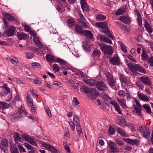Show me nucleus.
Instances as JSON below:
<instances>
[{
    "label": "nucleus",
    "mask_w": 153,
    "mask_h": 153,
    "mask_svg": "<svg viewBox=\"0 0 153 153\" xmlns=\"http://www.w3.org/2000/svg\"><path fill=\"white\" fill-rule=\"evenodd\" d=\"M99 46L105 55L110 57L113 54L114 51L112 47L111 46L100 43L99 44Z\"/></svg>",
    "instance_id": "f257e3e1"
},
{
    "label": "nucleus",
    "mask_w": 153,
    "mask_h": 153,
    "mask_svg": "<svg viewBox=\"0 0 153 153\" xmlns=\"http://www.w3.org/2000/svg\"><path fill=\"white\" fill-rule=\"evenodd\" d=\"M96 25L99 28H101L102 32L107 35L108 37L112 39H114L113 36L111 33L110 30L107 26L106 21L102 22H98L96 23Z\"/></svg>",
    "instance_id": "f03ea898"
},
{
    "label": "nucleus",
    "mask_w": 153,
    "mask_h": 153,
    "mask_svg": "<svg viewBox=\"0 0 153 153\" xmlns=\"http://www.w3.org/2000/svg\"><path fill=\"white\" fill-rule=\"evenodd\" d=\"M127 65L130 70L134 74H136L137 71L146 74V71L145 69L139 65L138 64L128 63Z\"/></svg>",
    "instance_id": "7ed1b4c3"
},
{
    "label": "nucleus",
    "mask_w": 153,
    "mask_h": 153,
    "mask_svg": "<svg viewBox=\"0 0 153 153\" xmlns=\"http://www.w3.org/2000/svg\"><path fill=\"white\" fill-rule=\"evenodd\" d=\"M81 91L86 94L89 93L91 95L95 96L97 94V90L94 88H88L85 86H82L80 88Z\"/></svg>",
    "instance_id": "20e7f679"
},
{
    "label": "nucleus",
    "mask_w": 153,
    "mask_h": 153,
    "mask_svg": "<svg viewBox=\"0 0 153 153\" xmlns=\"http://www.w3.org/2000/svg\"><path fill=\"white\" fill-rule=\"evenodd\" d=\"M95 87L100 91L105 92L108 91V87L107 85L102 81L97 82L95 85Z\"/></svg>",
    "instance_id": "39448f33"
},
{
    "label": "nucleus",
    "mask_w": 153,
    "mask_h": 153,
    "mask_svg": "<svg viewBox=\"0 0 153 153\" xmlns=\"http://www.w3.org/2000/svg\"><path fill=\"white\" fill-rule=\"evenodd\" d=\"M136 103V105L133 104L134 110L133 112H135L139 116L141 117L142 115L141 111L142 107L140 104L136 100H134Z\"/></svg>",
    "instance_id": "423d86ee"
},
{
    "label": "nucleus",
    "mask_w": 153,
    "mask_h": 153,
    "mask_svg": "<svg viewBox=\"0 0 153 153\" xmlns=\"http://www.w3.org/2000/svg\"><path fill=\"white\" fill-rule=\"evenodd\" d=\"M42 146L46 148L52 153H59L58 150L55 147L47 143L42 142Z\"/></svg>",
    "instance_id": "0eeeda50"
},
{
    "label": "nucleus",
    "mask_w": 153,
    "mask_h": 153,
    "mask_svg": "<svg viewBox=\"0 0 153 153\" xmlns=\"http://www.w3.org/2000/svg\"><path fill=\"white\" fill-rule=\"evenodd\" d=\"M105 75L107 79L108 83L112 88H113L115 83L112 75L108 72L105 74Z\"/></svg>",
    "instance_id": "6e6552de"
},
{
    "label": "nucleus",
    "mask_w": 153,
    "mask_h": 153,
    "mask_svg": "<svg viewBox=\"0 0 153 153\" xmlns=\"http://www.w3.org/2000/svg\"><path fill=\"white\" fill-rule=\"evenodd\" d=\"M72 123L73 124L72 125L71 124L70 122H68L70 127L73 131L75 130V126L76 127L80 126L79 120L77 116L75 115L74 117L73 122Z\"/></svg>",
    "instance_id": "1a4fd4ad"
},
{
    "label": "nucleus",
    "mask_w": 153,
    "mask_h": 153,
    "mask_svg": "<svg viewBox=\"0 0 153 153\" xmlns=\"http://www.w3.org/2000/svg\"><path fill=\"white\" fill-rule=\"evenodd\" d=\"M16 30V28L15 27L11 25L9 27L8 29L4 32V33L6 34L7 36H11L13 35Z\"/></svg>",
    "instance_id": "9d476101"
},
{
    "label": "nucleus",
    "mask_w": 153,
    "mask_h": 153,
    "mask_svg": "<svg viewBox=\"0 0 153 153\" xmlns=\"http://www.w3.org/2000/svg\"><path fill=\"white\" fill-rule=\"evenodd\" d=\"M140 81L142 82L144 84L149 86L152 85L150 79L146 76H141L140 78Z\"/></svg>",
    "instance_id": "9b49d317"
},
{
    "label": "nucleus",
    "mask_w": 153,
    "mask_h": 153,
    "mask_svg": "<svg viewBox=\"0 0 153 153\" xmlns=\"http://www.w3.org/2000/svg\"><path fill=\"white\" fill-rule=\"evenodd\" d=\"M108 146L111 152L115 153L119 152V149L116 148L114 144V143L110 141L108 143Z\"/></svg>",
    "instance_id": "f8f14e48"
},
{
    "label": "nucleus",
    "mask_w": 153,
    "mask_h": 153,
    "mask_svg": "<svg viewBox=\"0 0 153 153\" xmlns=\"http://www.w3.org/2000/svg\"><path fill=\"white\" fill-rule=\"evenodd\" d=\"M8 146V142L7 140L3 139L1 140L0 142V148L2 150Z\"/></svg>",
    "instance_id": "ddd939ff"
},
{
    "label": "nucleus",
    "mask_w": 153,
    "mask_h": 153,
    "mask_svg": "<svg viewBox=\"0 0 153 153\" xmlns=\"http://www.w3.org/2000/svg\"><path fill=\"white\" fill-rule=\"evenodd\" d=\"M123 140L132 145H137L139 143V141L137 140H133L129 138H123Z\"/></svg>",
    "instance_id": "4468645a"
},
{
    "label": "nucleus",
    "mask_w": 153,
    "mask_h": 153,
    "mask_svg": "<svg viewBox=\"0 0 153 153\" xmlns=\"http://www.w3.org/2000/svg\"><path fill=\"white\" fill-rule=\"evenodd\" d=\"M120 20L124 23L128 24L130 23L131 18L128 17L121 16L120 17Z\"/></svg>",
    "instance_id": "2eb2a0df"
},
{
    "label": "nucleus",
    "mask_w": 153,
    "mask_h": 153,
    "mask_svg": "<svg viewBox=\"0 0 153 153\" xmlns=\"http://www.w3.org/2000/svg\"><path fill=\"white\" fill-rule=\"evenodd\" d=\"M84 81L87 84L93 86L97 83V81L95 79H84Z\"/></svg>",
    "instance_id": "dca6fc26"
},
{
    "label": "nucleus",
    "mask_w": 153,
    "mask_h": 153,
    "mask_svg": "<svg viewBox=\"0 0 153 153\" xmlns=\"http://www.w3.org/2000/svg\"><path fill=\"white\" fill-rule=\"evenodd\" d=\"M111 104L114 106L115 110L118 112L119 114H122V112L120 110V107L116 102L114 101H111Z\"/></svg>",
    "instance_id": "f3484780"
},
{
    "label": "nucleus",
    "mask_w": 153,
    "mask_h": 153,
    "mask_svg": "<svg viewBox=\"0 0 153 153\" xmlns=\"http://www.w3.org/2000/svg\"><path fill=\"white\" fill-rule=\"evenodd\" d=\"M4 17L6 19L10 22L11 21H15V18L11 14L7 13H5L3 14Z\"/></svg>",
    "instance_id": "a211bd4d"
},
{
    "label": "nucleus",
    "mask_w": 153,
    "mask_h": 153,
    "mask_svg": "<svg viewBox=\"0 0 153 153\" xmlns=\"http://www.w3.org/2000/svg\"><path fill=\"white\" fill-rule=\"evenodd\" d=\"M110 62L114 65H118L120 64V60L117 57H114L110 59Z\"/></svg>",
    "instance_id": "6ab92c4d"
},
{
    "label": "nucleus",
    "mask_w": 153,
    "mask_h": 153,
    "mask_svg": "<svg viewBox=\"0 0 153 153\" xmlns=\"http://www.w3.org/2000/svg\"><path fill=\"white\" fill-rule=\"evenodd\" d=\"M144 27L149 34H151L153 32V28L146 21H145V22Z\"/></svg>",
    "instance_id": "aec40b11"
},
{
    "label": "nucleus",
    "mask_w": 153,
    "mask_h": 153,
    "mask_svg": "<svg viewBox=\"0 0 153 153\" xmlns=\"http://www.w3.org/2000/svg\"><path fill=\"white\" fill-rule=\"evenodd\" d=\"M82 34L83 36L89 39H91L93 37V34L89 30H84Z\"/></svg>",
    "instance_id": "412c9836"
},
{
    "label": "nucleus",
    "mask_w": 153,
    "mask_h": 153,
    "mask_svg": "<svg viewBox=\"0 0 153 153\" xmlns=\"http://www.w3.org/2000/svg\"><path fill=\"white\" fill-rule=\"evenodd\" d=\"M100 40L101 41H102L106 43L112 44L111 41L109 38L105 37L104 35H100Z\"/></svg>",
    "instance_id": "4be33fe9"
},
{
    "label": "nucleus",
    "mask_w": 153,
    "mask_h": 153,
    "mask_svg": "<svg viewBox=\"0 0 153 153\" xmlns=\"http://www.w3.org/2000/svg\"><path fill=\"white\" fill-rule=\"evenodd\" d=\"M141 56L142 59L144 61H146L149 59V56L145 49L143 50Z\"/></svg>",
    "instance_id": "5701e85b"
},
{
    "label": "nucleus",
    "mask_w": 153,
    "mask_h": 153,
    "mask_svg": "<svg viewBox=\"0 0 153 153\" xmlns=\"http://www.w3.org/2000/svg\"><path fill=\"white\" fill-rule=\"evenodd\" d=\"M17 35L19 40H25L27 38V36L26 34L22 33L17 32Z\"/></svg>",
    "instance_id": "b1692460"
},
{
    "label": "nucleus",
    "mask_w": 153,
    "mask_h": 153,
    "mask_svg": "<svg viewBox=\"0 0 153 153\" xmlns=\"http://www.w3.org/2000/svg\"><path fill=\"white\" fill-rule=\"evenodd\" d=\"M82 46L83 49L86 51L90 52L91 51V47L86 42H82Z\"/></svg>",
    "instance_id": "393cba45"
},
{
    "label": "nucleus",
    "mask_w": 153,
    "mask_h": 153,
    "mask_svg": "<svg viewBox=\"0 0 153 153\" xmlns=\"http://www.w3.org/2000/svg\"><path fill=\"white\" fill-rule=\"evenodd\" d=\"M55 62L60 63L61 65H67V62L59 58H57L55 59Z\"/></svg>",
    "instance_id": "a878e982"
},
{
    "label": "nucleus",
    "mask_w": 153,
    "mask_h": 153,
    "mask_svg": "<svg viewBox=\"0 0 153 153\" xmlns=\"http://www.w3.org/2000/svg\"><path fill=\"white\" fill-rule=\"evenodd\" d=\"M22 139L23 141H28L29 143L31 141L32 138L30 137V136L26 134H22L21 136Z\"/></svg>",
    "instance_id": "bb28decb"
},
{
    "label": "nucleus",
    "mask_w": 153,
    "mask_h": 153,
    "mask_svg": "<svg viewBox=\"0 0 153 153\" xmlns=\"http://www.w3.org/2000/svg\"><path fill=\"white\" fill-rule=\"evenodd\" d=\"M75 29L76 31L79 34H82L83 33L84 30L79 25H76L75 26Z\"/></svg>",
    "instance_id": "cd10ccee"
},
{
    "label": "nucleus",
    "mask_w": 153,
    "mask_h": 153,
    "mask_svg": "<svg viewBox=\"0 0 153 153\" xmlns=\"http://www.w3.org/2000/svg\"><path fill=\"white\" fill-rule=\"evenodd\" d=\"M126 10V9L125 7H123L122 8H119L115 12V14L116 15H120L123 14L125 13Z\"/></svg>",
    "instance_id": "c85d7f7f"
},
{
    "label": "nucleus",
    "mask_w": 153,
    "mask_h": 153,
    "mask_svg": "<svg viewBox=\"0 0 153 153\" xmlns=\"http://www.w3.org/2000/svg\"><path fill=\"white\" fill-rule=\"evenodd\" d=\"M100 51L99 50L96 49L93 51L92 56L94 58L98 57L100 56Z\"/></svg>",
    "instance_id": "c756f323"
},
{
    "label": "nucleus",
    "mask_w": 153,
    "mask_h": 153,
    "mask_svg": "<svg viewBox=\"0 0 153 153\" xmlns=\"http://www.w3.org/2000/svg\"><path fill=\"white\" fill-rule=\"evenodd\" d=\"M9 104L5 102L0 101V108L5 109L9 108Z\"/></svg>",
    "instance_id": "7c9ffc66"
},
{
    "label": "nucleus",
    "mask_w": 153,
    "mask_h": 153,
    "mask_svg": "<svg viewBox=\"0 0 153 153\" xmlns=\"http://www.w3.org/2000/svg\"><path fill=\"white\" fill-rule=\"evenodd\" d=\"M117 131L120 135L123 137H128V136L125 133L124 131L120 127H119L117 128Z\"/></svg>",
    "instance_id": "2f4dec72"
},
{
    "label": "nucleus",
    "mask_w": 153,
    "mask_h": 153,
    "mask_svg": "<svg viewBox=\"0 0 153 153\" xmlns=\"http://www.w3.org/2000/svg\"><path fill=\"white\" fill-rule=\"evenodd\" d=\"M117 100L119 102L120 105L123 108H124L126 106V100L124 99H120L117 98Z\"/></svg>",
    "instance_id": "473e14b6"
},
{
    "label": "nucleus",
    "mask_w": 153,
    "mask_h": 153,
    "mask_svg": "<svg viewBox=\"0 0 153 153\" xmlns=\"http://www.w3.org/2000/svg\"><path fill=\"white\" fill-rule=\"evenodd\" d=\"M119 77L120 80L123 83H124L126 84L127 83V79L122 74H120L119 75Z\"/></svg>",
    "instance_id": "72a5a7b5"
},
{
    "label": "nucleus",
    "mask_w": 153,
    "mask_h": 153,
    "mask_svg": "<svg viewBox=\"0 0 153 153\" xmlns=\"http://www.w3.org/2000/svg\"><path fill=\"white\" fill-rule=\"evenodd\" d=\"M46 58L47 61L49 62H52L53 61L55 62V57L50 54H47L46 55Z\"/></svg>",
    "instance_id": "f704fd0d"
},
{
    "label": "nucleus",
    "mask_w": 153,
    "mask_h": 153,
    "mask_svg": "<svg viewBox=\"0 0 153 153\" xmlns=\"http://www.w3.org/2000/svg\"><path fill=\"white\" fill-rule=\"evenodd\" d=\"M30 96H29L28 94L26 97L27 102L28 106H32L33 104V100L30 98Z\"/></svg>",
    "instance_id": "c9c22d12"
},
{
    "label": "nucleus",
    "mask_w": 153,
    "mask_h": 153,
    "mask_svg": "<svg viewBox=\"0 0 153 153\" xmlns=\"http://www.w3.org/2000/svg\"><path fill=\"white\" fill-rule=\"evenodd\" d=\"M10 151L11 153H19L16 146L14 144L11 145Z\"/></svg>",
    "instance_id": "e433bc0d"
},
{
    "label": "nucleus",
    "mask_w": 153,
    "mask_h": 153,
    "mask_svg": "<svg viewBox=\"0 0 153 153\" xmlns=\"http://www.w3.org/2000/svg\"><path fill=\"white\" fill-rule=\"evenodd\" d=\"M138 97L140 100L143 101H148L149 99L146 95L139 94L138 95Z\"/></svg>",
    "instance_id": "4c0bfd02"
},
{
    "label": "nucleus",
    "mask_w": 153,
    "mask_h": 153,
    "mask_svg": "<svg viewBox=\"0 0 153 153\" xmlns=\"http://www.w3.org/2000/svg\"><path fill=\"white\" fill-rule=\"evenodd\" d=\"M2 88L4 89V90L5 91L7 94L10 93V89L8 86L7 84H4L3 85Z\"/></svg>",
    "instance_id": "58836bf2"
},
{
    "label": "nucleus",
    "mask_w": 153,
    "mask_h": 153,
    "mask_svg": "<svg viewBox=\"0 0 153 153\" xmlns=\"http://www.w3.org/2000/svg\"><path fill=\"white\" fill-rule=\"evenodd\" d=\"M17 114H19V117L27 115L26 111L22 109H19Z\"/></svg>",
    "instance_id": "ea45409f"
},
{
    "label": "nucleus",
    "mask_w": 153,
    "mask_h": 153,
    "mask_svg": "<svg viewBox=\"0 0 153 153\" xmlns=\"http://www.w3.org/2000/svg\"><path fill=\"white\" fill-rule=\"evenodd\" d=\"M139 129L140 131L142 132L143 133L148 131V130H149V128L146 126L140 127Z\"/></svg>",
    "instance_id": "a19ab883"
},
{
    "label": "nucleus",
    "mask_w": 153,
    "mask_h": 153,
    "mask_svg": "<svg viewBox=\"0 0 153 153\" xmlns=\"http://www.w3.org/2000/svg\"><path fill=\"white\" fill-rule=\"evenodd\" d=\"M96 19L98 20L103 21L106 19V16L104 15L99 14L96 16Z\"/></svg>",
    "instance_id": "79ce46f5"
},
{
    "label": "nucleus",
    "mask_w": 153,
    "mask_h": 153,
    "mask_svg": "<svg viewBox=\"0 0 153 153\" xmlns=\"http://www.w3.org/2000/svg\"><path fill=\"white\" fill-rule=\"evenodd\" d=\"M14 139L15 142L16 144H17L18 142L20 141L21 140L19 135L17 133H15L14 136Z\"/></svg>",
    "instance_id": "37998d69"
},
{
    "label": "nucleus",
    "mask_w": 153,
    "mask_h": 153,
    "mask_svg": "<svg viewBox=\"0 0 153 153\" xmlns=\"http://www.w3.org/2000/svg\"><path fill=\"white\" fill-rule=\"evenodd\" d=\"M119 44L120 45L121 49L125 53H127V51L125 45L121 42H119Z\"/></svg>",
    "instance_id": "c03bdc74"
},
{
    "label": "nucleus",
    "mask_w": 153,
    "mask_h": 153,
    "mask_svg": "<svg viewBox=\"0 0 153 153\" xmlns=\"http://www.w3.org/2000/svg\"><path fill=\"white\" fill-rule=\"evenodd\" d=\"M67 22L68 26L70 27H72L75 25V21L72 19H68L67 21Z\"/></svg>",
    "instance_id": "a18cd8bd"
},
{
    "label": "nucleus",
    "mask_w": 153,
    "mask_h": 153,
    "mask_svg": "<svg viewBox=\"0 0 153 153\" xmlns=\"http://www.w3.org/2000/svg\"><path fill=\"white\" fill-rule=\"evenodd\" d=\"M53 70L56 73L59 71L60 69L58 65L56 64H54L52 66Z\"/></svg>",
    "instance_id": "49530a36"
},
{
    "label": "nucleus",
    "mask_w": 153,
    "mask_h": 153,
    "mask_svg": "<svg viewBox=\"0 0 153 153\" xmlns=\"http://www.w3.org/2000/svg\"><path fill=\"white\" fill-rule=\"evenodd\" d=\"M150 132L149 131V130L143 133V137L148 139L149 138L150 136Z\"/></svg>",
    "instance_id": "de8ad7c7"
},
{
    "label": "nucleus",
    "mask_w": 153,
    "mask_h": 153,
    "mask_svg": "<svg viewBox=\"0 0 153 153\" xmlns=\"http://www.w3.org/2000/svg\"><path fill=\"white\" fill-rule=\"evenodd\" d=\"M25 55L26 58L29 59H32L34 56V55L33 53H26Z\"/></svg>",
    "instance_id": "09e8293b"
},
{
    "label": "nucleus",
    "mask_w": 153,
    "mask_h": 153,
    "mask_svg": "<svg viewBox=\"0 0 153 153\" xmlns=\"http://www.w3.org/2000/svg\"><path fill=\"white\" fill-rule=\"evenodd\" d=\"M117 124L121 126V124L125 125L126 123V122H125V120L123 119H118L117 121Z\"/></svg>",
    "instance_id": "8fccbe9b"
},
{
    "label": "nucleus",
    "mask_w": 153,
    "mask_h": 153,
    "mask_svg": "<svg viewBox=\"0 0 153 153\" xmlns=\"http://www.w3.org/2000/svg\"><path fill=\"white\" fill-rule=\"evenodd\" d=\"M10 61L13 64H16L18 62V60L15 57H13L10 59Z\"/></svg>",
    "instance_id": "3c124183"
},
{
    "label": "nucleus",
    "mask_w": 153,
    "mask_h": 153,
    "mask_svg": "<svg viewBox=\"0 0 153 153\" xmlns=\"http://www.w3.org/2000/svg\"><path fill=\"white\" fill-rule=\"evenodd\" d=\"M81 8L83 10L87 11L88 10L89 8L87 3L81 5Z\"/></svg>",
    "instance_id": "603ef678"
},
{
    "label": "nucleus",
    "mask_w": 153,
    "mask_h": 153,
    "mask_svg": "<svg viewBox=\"0 0 153 153\" xmlns=\"http://www.w3.org/2000/svg\"><path fill=\"white\" fill-rule=\"evenodd\" d=\"M118 94L121 97H123L126 96V93L122 90H120L118 92Z\"/></svg>",
    "instance_id": "864d4df0"
},
{
    "label": "nucleus",
    "mask_w": 153,
    "mask_h": 153,
    "mask_svg": "<svg viewBox=\"0 0 153 153\" xmlns=\"http://www.w3.org/2000/svg\"><path fill=\"white\" fill-rule=\"evenodd\" d=\"M115 142L117 144L120 146H122L123 144V142L122 141V140L118 139H116L115 140Z\"/></svg>",
    "instance_id": "5fc2aeb1"
},
{
    "label": "nucleus",
    "mask_w": 153,
    "mask_h": 153,
    "mask_svg": "<svg viewBox=\"0 0 153 153\" xmlns=\"http://www.w3.org/2000/svg\"><path fill=\"white\" fill-rule=\"evenodd\" d=\"M19 95L18 94H17L13 99V100L12 101V102L13 104H15L16 101L17 100H19Z\"/></svg>",
    "instance_id": "6e6d98bb"
},
{
    "label": "nucleus",
    "mask_w": 153,
    "mask_h": 153,
    "mask_svg": "<svg viewBox=\"0 0 153 153\" xmlns=\"http://www.w3.org/2000/svg\"><path fill=\"white\" fill-rule=\"evenodd\" d=\"M33 82L34 84L38 85H40L42 83L40 79L38 78L35 79L33 81Z\"/></svg>",
    "instance_id": "4d7b16f0"
},
{
    "label": "nucleus",
    "mask_w": 153,
    "mask_h": 153,
    "mask_svg": "<svg viewBox=\"0 0 153 153\" xmlns=\"http://www.w3.org/2000/svg\"><path fill=\"white\" fill-rule=\"evenodd\" d=\"M3 20L4 23V25H3V28H4V29H6L8 27V23L7 21L4 19H3Z\"/></svg>",
    "instance_id": "13d9d810"
},
{
    "label": "nucleus",
    "mask_w": 153,
    "mask_h": 153,
    "mask_svg": "<svg viewBox=\"0 0 153 153\" xmlns=\"http://www.w3.org/2000/svg\"><path fill=\"white\" fill-rule=\"evenodd\" d=\"M45 109L48 116L50 117H52V115L50 109L48 107H47V108H45Z\"/></svg>",
    "instance_id": "bf43d9fd"
},
{
    "label": "nucleus",
    "mask_w": 153,
    "mask_h": 153,
    "mask_svg": "<svg viewBox=\"0 0 153 153\" xmlns=\"http://www.w3.org/2000/svg\"><path fill=\"white\" fill-rule=\"evenodd\" d=\"M108 131L109 133L111 134H113L115 132L114 129L111 126L109 127Z\"/></svg>",
    "instance_id": "052dcab7"
},
{
    "label": "nucleus",
    "mask_w": 153,
    "mask_h": 153,
    "mask_svg": "<svg viewBox=\"0 0 153 153\" xmlns=\"http://www.w3.org/2000/svg\"><path fill=\"white\" fill-rule=\"evenodd\" d=\"M148 62L151 66H153V56H151L149 59Z\"/></svg>",
    "instance_id": "680f3d73"
},
{
    "label": "nucleus",
    "mask_w": 153,
    "mask_h": 153,
    "mask_svg": "<svg viewBox=\"0 0 153 153\" xmlns=\"http://www.w3.org/2000/svg\"><path fill=\"white\" fill-rule=\"evenodd\" d=\"M76 130L77 133L79 135H81L82 133V129L80 127V126H76Z\"/></svg>",
    "instance_id": "e2e57ef3"
},
{
    "label": "nucleus",
    "mask_w": 153,
    "mask_h": 153,
    "mask_svg": "<svg viewBox=\"0 0 153 153\" xmlns=\"http://www.w3.org/2000/svg\"><path fill=\"white\" fill-rule=\"evenodd\" d=\"M30 92L31 95L34 98H35V97H36L38 95L35 92L33 89L30 90Z\"/></svg>",
    "instance_id": "0e129e2a"
},
{
    "label": "nucleus",
    "mask_w": 153,
    "mask_h": 153,
    "mask_svg": "<svg viewBox=\"0 0 153 153\" xmlns=\"http://www.w3.org/2000/svg\"><path fill=\"white\" fill-rule=\"evenodd\" d=\"M71 87L76 89H77L79 86L78 83L76 82L74 83H71Z\"/></svg>",
    "instance_id": "69168bd1"
},
{
    "label": "nucleus",
    "mask_w": 153,
    "mask_h": 153,
    "mask_svg": "<svg viewBox=\"0 0 153 153\" xmlns=\"http://www.w3.org/2000/svg\"><path fill=\"white\" fill-rule=\"evenodd\" d=\"M18 148L19 151L21 153L24 152H26L25 149L22 146L19 145L18 146Z\"/></svg>",
    "instance_id": "338daca9"
},
{
    "label": "nucleus",
    "mask_w": 153,
    "mask_h": 153,
    "mask_svg": "<svg viewBox=\"0 0 153 153\" xmlns=\"http://www.w3.org/2000/svg\"><path fill=\"white\" fill-rule=\"evenodd\" d=\"M79 23L83 27L86 28L87 27V25L86 24L82 21L80 20L79 21Z\"/></svg>",
    "instance_id": "774afa93"
}]
</instances>
